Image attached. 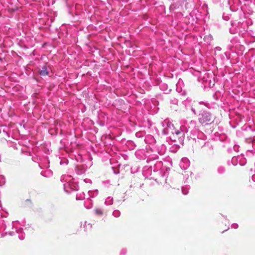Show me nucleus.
<instances>
[{"instance_id": "nucleus-3", "label": "nucleus", "mask_w": 255, "mask_h": 255, "mask_svg": "<svg viewBox=\"0 0 255 255\" xmlns=\"http://www.w3.org/2000/svg\"><path fill=\"white\" fill-rule=\"evenodd\" d=\"M39 73L41 76H46L48 74V69L47 66H43L41 69L39 70Z\"/></svg>"}, {"instance_id": "nucleus-7", "label": "nucleus", "mask_w": 255, "mask_h": 255, "mask_svg": "<svg viewBox=\"0 0 255 255\" xmlns=\"http://www.w3.org/2000/svg\"><path fill=\"white\" fill-rule=\"evenodd\" d=\"M192 111L195 113L194 110L193 109H192Z\"/></svg>"}, {"instance_id": "nucleus-1", "label": "nucleus", "mask_w": 255, "mask_h": 255, "mask_svg": "<svg viewBox=\"0 0 255 255\" xmlns=\"http://www.w3.org/2000/svg\"><path fill=\"white\" fill-rule=\"evenodd\" d=\"M212 121V118L210 113L207 112H204L202 114L201 117L199 118V122L202 124L206 125Z\"/></svg>"}, {"instance_id": "nucleus-5", "label": "nucleus", "mask_w": 255, "mask_h": 255, "mask_svg": "<svg viewBox=\"0 0 255 255\" xmlns=\"http://www.w3.org/2000/svg\"><path fill=\"white\" fill-rule=\"evenodd\" d=\"M120 212L119 211H114L113 213V214L115 217H118L119 215Z\"/></svg>"}, {"instance_id": "nucleus-2", "label": "nucleus", "mask_w": 255, "mask_h": 255, "mask_svg": "<svg viewBox=\"0 0 255 255\" xmlns=\"http://www.w3.org/2000/svg\"><path fill=\"white\" fill-rule=\"evenodd\" d=\"M182 128H183V127H181L180 130H175V134L178 136L179 140L181 141L184 138V133L182 129Z\"/></svg>"}, {"instance_id": "nucleus-4", "label": "nucleus", "mask_w": 255, "mask_h": 255, "mask_svg": "<svg viewBox=\"0 0 255 255\" xmlns=\"http://www.w3.org/2000/svg\"><path fill=\"white\" fill-rule=\"evenodd\" d=\"M94 213L98 216H102L104 214V211L101 208H95L94 210Z\"/></svg>"}, {"instance_id": "nucleus-6", "label": "nucleus", "mask_w": 255, "mask_h": 255, "mask_svg": "<svg viewBox=\"0 0 255 255\" xmlns=\"http://www.w3.org/2000/svg\"><path fill=\"white\" fill-rule=\"evenodd\" d=\"M182 193H183L184 194H186V193L184 192V189H182Z\"/></svg>"}]
</instances>
